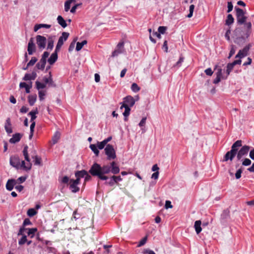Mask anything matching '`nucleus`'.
<instances>
[{
  "label": "nucleus",
  "instance_id": "obj_1",
  "mask_svg": "<svg viewBox=\"0 0 254 254\" xmlns=\"http://www.w3.org/2000/svg\"><path fill=\"white\" fill-rule=\"evenodd\" d=\"M89 173L93 176H97L100 180H107L108 177L105 175H103L101 172V166L97 163H94L90 168Z\"/></svg>",
  "mask_w": 254,
  "mask_h": 254
},
{
  "label": "nucleus",
  "instance_id": "obj_2",
  "mask_svg": "<svg viewBox=\"0 0 254 254\" xmlns=\"http://www.w3.org/2000/svg\"><path fill=\"white\" fill-rule=\"evenodd\" d=\"M119 167L115 161L110 163V165H103L101 167V172L103 175L111 172L113 174H117L120 172Z\"/></svg>",
  "mask_w": 254,
  "mask_h": 254
},
{
  "label": "nucleus",
  "instance_id": "obj_3",
  "mask_svg": "<svg viewBox=\"0 0 254 254\" xmlns=\"http://www.w3.org/2000/svg\"><path fill=\"white\" fill-rule=\"evenodd\" d=\"M242 144H233L230 151H228L225 154L224 161H227L228 160H232L238 152V148L242 146Z\"/></svg>",
  "mask_w": 254,
  "mask_h": 254
},
{
  "label": "nucleus",
  "instance_id": "obj_4",
  "mask_svg": "<svg viewBox=\"0 0 254 254\" xmlns=\"http://www.w3.org/2000/svg\"><path fill=\"white\" fill-rule=\"evenodd\" d=\"M104 150L108 160H114L116 158V151L112 145L108 144L105 148Z\"/></svg>",
  "mask_w": 254,
  "mask_h": 254
},
{
  "label": "nucleus",
  "instance_id": "obj_5",
  "mask_svg": "<svg viewBox=\"0 0 254 254\" xmlns=\"http://www.w3.org/2000/svg\"><path fill=\"white\" fill-rule=\"evenodd\" d=\"M236 11L237 21L239 24H244L247 19L244 10L239 7H235Z\"/></svg>",
  "mask_w": 254,
  "mask_h": 254
},
{
  "label": "nucleus",
  "instance_id": "obj_6",
  "mask_svg": "<svg viewBox=\"0 0 254 254\" xmlns=\"http://www.w3.org/2000/svg\"><path fill=\"white\" fill-rule=\"evenodd\" d=\"M69 36V33L67 32H64L62 33V35L61 37H60L58 43L57 44L56 49V51H60L61 48L64 44V42L65 41L68 37Z\"/></svg>",
  "mask_w": 254,
  "mask_h": 254
},
{
  "label": "nucleus",
  "instance_id": "obj_7",
  "mask_svg": "<svg viewBox=\"0 0 254 254\" xmlns=\"http://www.w3.org/2000/svg\"><path fill=\"white\" fill-rule=\"evenodd\" d=\"M37 44L40 49H44L46 47L47 39L41 35H37L36 37Z\"/></svg>",
  "mask_w": 254,
  "mask_h": 254
},
{
  "label": "nucleus",
  "instance_id": "obj_8",
  "mask_svg": "<svg viewBox=\"0 0 254 254\" xmlns=\"http://www.w3.org/2000/svg\"><path fill=\"white\" fill-rule=\"evenodd\" d=\"M124 42H120L115 51L113 52L112 57H115L118 56L119 54L124 53L125 52V49L124 48Z\"/></svg>",
  "mask_w": 254,
  "mask_h": 254
},
{
  "label": "nucleus",
  "instance_id": "obj_9",
  "mask_svg": "<svg viewBox=\"0 0 254 254\" xmlns=\"http://www.w3.org/2000/svg\"><path fill=\"white\" fill-rule=\"evenodd\" d=\"M21 160L18 156H11L10 158V164L16 169L20 168Z\"/></svg>",
  "mask_w": 254,
  "mask_h": 254
},
{
  "label": "nucleus",
  "instance_id": "obj_10",
  "mask_svg": "<svg viewBox=\"0 0 254 254\" xmlns=\"http://www.w3.org/2000/svg\"><path fill=\"white\" fill-rule=\"evenodd\" d=\"M134 99L130 96H128L124 99V103L122 106H127V107H132L135 104Z\"/></svg>",
  "mask_w": 254,
  "mask_h": 254
},
{
  "label": "nucleus",
  "instance_id": "obj_11",
  "mask_svg": "<svg viewBox=\"0 0 254 254\" xmlns=\"http://www.w3.org/2000/svg\"><path fill=\"white\" fill-rule=\"evenodd\" d=\"M43 80L44 83H45L46 85L48 84L49 86L54 87L56 86V84L54 83L53 81L51 72H49L48 77L44 76L43 77Z\"/></svg>",
  "mask_w": 254,
  "mask_h": 254
},
{
  "label": "nucleus",
  "instance_id": "obj_12",
  "mask_svg": "<svg viewBox=\"0 0 254 254\" xmlns=\"http://www.w3.org/2000/svg\"><path fill=\"white\" fill-rule=\"evenodd\" d=\"M250 149V147L247 145L243 146L241 149L238 151L237 154V158L239 160L242 156L247 154Z\"/></svg>",
  "mask_w": 254,
  "mask_h": 254
},
{
  "label": "nucleus",
  "instance_id": "obj_13",
  "mask_svg": "<svg viewBox=\"0 0 254 254\" xmlns=\"http://www.w3.org/2000/svg\"><path fill=\"white\" fill-rule=\"evenodd\" d=\"M36 46L34 43V40L33 38H31L28 44L27 51L28 54L30 55H32L33 53L35 51Z\"/></svg>",
  "mask_w": 254,
  "mask_h": 254
},
{
  "label": "nucleus",
  "instance_id": "obj_14",
  "mask_svg": "<svg viewBox=\"0 0 254 254\" xmlns=\"http://www.w3.org/2000/svg\"><path fill=\"white\" fill-rule=\"evenodd\" d=\"M69 189L72 192L75 193L79 191V187L74 183L73 179H70L69 182Z\"/></svg>",
  "mask_w": 254,
  "mask_h": 254
},
{
  "label": "nucleus",
  "instance_id": "obj_15",
  "mask_svg": "<svg viewBox=\"0 0 254 254\" xmlns=\"http://www.w3.org/2000/svg\"><path fill=\"white\" fill-rule=\"evenodd\" d=\"M59 51H56V49H55V52L52 54L48 60V63L52 65L58 59V52Z\"/></svg>",
  "mask_w": 254,
  "mask_h": 254
},
{
  "label": "nucleus",
  "instance_id": "obj_16",
  "mask_svg": "<svg viewBox=\"0 0 254 254\" xmlns=\"http://www.w3.org/2000/svg\"><path fill=\"white\" fill-rule=\"evenodd\" d=\"M55 36H49L47 40L48 42L47 49L52 50L54 47V43L55 40Z\"/></svg>",
  "mask_w": 254,
  "mask_h": 254
},
{
  "label": "nucleus",
  "instance_id": "obj_17",
  "mask_svg": "<svg viewBox=\"0 0 254 254\" xmlns=\"http://www.w3.org/2000/svg\"><path fill=\"white\" fill-rule=\"evenodd\" d=\"M22 134L19 133H16L13 135L12 137L9 139V143H16L20 141Z\"/></svg>",
  "mask_w": 254,
  "mask_h": 254
},
{
  "label": "nucleus",
  "instance_id": "obj_18",
  "mask_svg": "<svg viewBox=\"0 0 254 254\" xmlns=\"http://www.w3.org/2000/svg\"><path fill=\"white\" fill-rule=\"evenodd\" d=\"M16 182L15 180H8L6 184V189L9 191L12 190Z\"/></svg>",
  "mask_w": 254,
  "mask_h": 254
},
{
  "label": "nucleus",
  "instance_id": "obj_19",
  "mask_svg": "<svg viewBox=\"0 0 254 254\" xmlns=\"http://www.w3.org/2000/svg\"><path fill=\"white\" fill-rule=\"evenodd\" d=\"M4 128L6 132L9 134L12 132L10 120L9 118L7 119L4 126Z\"/></svg>",
  "mask_w": 254,
  "mask_h": 254
},
{
  "label": "nucleus",
  "instance_id": "obj_20",
  "mask_svg": "<svg viewBox=\"0 0 254 254\" xmlns=\"http://www.w3.org/2000/svg\"><path fill=\"white\" fill-rule=\"evenodd\" d=\"M37 77V74L35 71L32 72L31 74H26L24 77L23 78V80L27 81V80H31L35 79Z\"/></svg>",
  "mask_w": 254,
  "mask_h": 254
},
{
  "label": "nucleus",
  "instance_id": "obj_21",
  "mask_svg": "<svg viewBox=\"0 0 254 254\" xmlns=\"http://www.w3.org/2000/svg\"><path fill=\"white\" fill-rule=\"evenodd\" d=\"M32 167V163L31 162H27L26 164L24 161H22L20 163V168L24 169L25 170H30Z\"/></svg>",
  "mask_w": 254,
  "mask_h": 254
},
{
  "label": "nucleus",
  "instance_id": "obj_22",
  "mask_svg": "<svg viewBox=\"0 0 254 254\" xmlns=\"http://www.w3.org/2000/svg\"><path fill=\"white\" fill-rule=\"evenodd\" d=\"M201 224V222L200 220H197L194 222V227L197 234H199L202 230Z\"/></svg>",
  "mask_w": 254,
  "mask_h": 254
},
{
  "label": "nucleus",
  "instance_id": "obj_23",
  "mask_svg": "<svg viewBox=\"0 0 254 254\" xmlns=\"http://www.w3.org/2000/svg\"><path fill=\"white\" fill-rule=\"evenodd\" d=\"M57 21L58 23L63 28H65L67 26V24L63 17L61 15H59L57 17Z\"/></svg>",
  "mask_w": 254,
  "mask_h": 254
},
{
  "label": "nucleus",
  "instance_id": "obj_24",
  "mask_svg": "<svg viewBox=\"0 0 254 254\" xmlns=\"http://www.w3.org/2000/svg\"><path fill=\"white\" fill-rule=\"evenodd\" d=\"M36 88L38 91H43V89L46 87V84L44 83L40 82L39 81L35 82Z\"/></svg>",
  "mask_w": 254,
  "mask_h": 254
},
{
  "label": "nucleus",
  "instance_id": "obj_25",
  "mask_svg": "<svg viewBox=\"0 0 254 254\" xmlns=\"http://www.w3.org/2000/svg\"><path fill=\"white\" fill-rule=\"evenodd\" d=\"M28 146L27 145L25 146L24 147V149L22 151L23 155L24 157L25 160L27 162H29L30 161V159L28 155Z\"/></svg>",
  "mask_w": 254,
  "mask_h": 254
},
{
  "label": "nucleus",
  "instance_id": "obj_26",
  "mask_svg": "<svg viewBox=\"0 0 254 254\" xmlns=\"http://www.w3.org/2000/svg\"><path fill=\"white\" fill-rule=\"evenodd\" d=\"M87 174V171L82 170L81 171H77L75 173V177H78L79 178H84L85 176Z\"/></svg>",
  "mask_w": 254,
  "mask_h": 254
},
{
  "label": "nucleus",
  "instance_id": "obj_27",
  "mask_svg": "<svg viewBox=\"0 0 254 254\" xmlns=\"http://www.w3.org/2000/svg\"><path fill=\"white\" fill-rule=\"evenodd\" d=\"M28 102L31 106H33L37 100L36 94L29 95L28 97Z\"/></svg>",
  "mask_w": 254,
  "mask_h": 254
},
{
  "label": "nucleus",
  "instance_id": "obj_28",
  "mask_svg": "<svg viewBox=\"0 0 254 254\" xmlns=\"http://www.w3.org/2000/svg\"><path fill=\"white\" fill-rule=\"evenodd\" d=\"M123 108H125V112L123 113V115L124 116H125V121H127V117L129 116V113H130V107H127V106H121V109H123Z\"/></svg>",
  "mask_w": 254,
  "mask_h": 254
},
{
  "label": "nucleus",
  "instance_id": "obj_29",
  "mask_svg": "<svg viewBox=\"0 0 254 254\" xmlns=\"http://www.w3.org/2000/svg\"><path fill=\"white\" fill-rule=\"evenodd\" d=\"M46 62L41 59L36 64V67L39 69H43L45 66Z\"/></svg>",
  "mask_w": 254,
  "mask_h": 254
},
{
  "label": "nucleus",
  "instance_id": "obj_30",
  "mask_svg": "<svg viewBox=\"0 0 254 254\" xmlns=\"http://www.w3.org/2000/svg\"><path fill=\"white\" fill-rule=\"evenodd\" d=\"M27 230L28 235L32 238L34 236L35 233L37 231V229L36 228H29L27 229Z\"/></svg>",
  "mask_w": 254,
  "mask_h": 254
},
{
  "label": "nucleus",
  "instance_id": "obj_31",
  "mask_svg": "<svg viewBox=\"0 0 254 254\" xmlns=\"http://www.w3.org/2000/svg\"><path fill=\"white\" fill-rule=\"evenodd\" d=\"M89 147L92 150V151L94 153L96 156H98L99 151L98 150L97 146L95 144H90Z\"/></svg>",
  "mask_w": 254,
  "mask_h": 254
},
{
  "label": "nucleus",
  "instance_id": "obj_32",
  "mask_svg": "<svg viewBox=\"0 0 254 254\" xmlns=\"http://www.w3.org/2000/svg\"><path fill=\"white\" fill-rule=\"evenodd\" d=\"M61 137V133L59 131H56L52 137L53 143H57L59 141Z\"/></svg>",
  "mask_w": 254,
  "mask_h": 254
},
{
  "label": "nucleus",
  "instance_id": "obj_33",
  "mask_svg": "<svg viewBox=\"0 0 254 254\" xmlns=\"http://www.w3.org/2000/svg\"><path fill=\"white\" fill-rule=\"evenodd\" d=\"M87 44V41L84 40L82 42H77L76 43V50L77 51H80L83 46Z\"/></svg>",
  "mask_w": 254,
  "mask_h": 254
},
{
  "label": "nucleus",
  "instance_id": "obj_34",
  "mask_svg": "<svg viewBox=\"0 0 254 254\" xmlns=\"http://www.w3.org/2000/svg\"><path fill=\"white\" fill-rule=\"evenodd\" d=\"M38 113V111L36 109L35 111H31L28 113V115L31 116V122H34V120L36 118V115Z\"/></svg>",
  "mask_w": 254,
  "mask_h": 254
},
{
  "label": "nucleus",
  "instance_id": "obj_35",
  "mask_svg": "<svg viewBox=\"0 0 254 254\" xmlns=\"http://www.w3.org/2000/svg\"><path fill=\"white\" fill-rule=\"evenodd\" d=\"M74 1V0H67L64 3V10L68 11L70 7L71 3Z\"/></svg>",
  "mask_w": 254,
  "mask_h": 254
},
{
  "label": "nucleus",
  "instance_id": "obj_36",
  "mask_svg": "<svg viewBox=\"0 0 254 254\" xmlns=\"http://www.w3.org/2000/svg\"><path fill=\"white\" fill-rule=\"evenodd\" d=\"M243 51V50H240L237 55L236 56V58H238L239 59H242L246 57L248 54L246 52Z\"/></svg>",
  "mask_w": 254,
  "mask_h": 254
},
{
  "label": "nucleus",
  "instance_id": "obj_37",
  "mask_svg": "<svg viewBox=\"0 0 254 254\" xmlns=\"http://www.w3.org/2000/svg\"><path fill=\"white\" fill-rule=\"evenodd\" d=\"M234 22V18L232 15L230 14H228L227 16V18L226 20V24L229 25L233 23Z\"/></svg>",
  "mask_w": 254,
  "mask_h": 254
},
{
  "label": "nucleus",
  "instance_id": "obj_38",
  "mask_svg": "<svg viewBox=\"0 0 254 254\" xmlns=\"http://www.w3.org/2000/svg\"><path fill=\"white\" fill-rule=\"evenodd\" d=\"M59 180L61 183L68 185L70 179H69L68 177L65 176H64V177H63L61 179V180Z\"/></svg>",
  "mask_w": 254,
  "mask_h": 254
},
{
  "label": "nucleus",
  "instance_id": "obj_39",
  "mask_svg": "<svg viewBox=\"0 0 254 254\" xmlns=\"http://www.w3.org/2000/svg\"><path fill=\"white\" fill-rule=\"evenodd\" d=\"M234 65H235L233 64V63L228 64L226 69L227 76H228L230 74V72L233 69Z\"/></svg>",
  "mask_w": 254,
  "mask_h": 254
},
{
  "label": "nucleus",
  "instance_id": "obj_40",
  "mask_svg": "<svg viewBox=\"0 0 254 254\" xmlns=\"http://www.w3.org/2000/svg\"><path fill=\"white\" fill-rule=\"evenodd\" d=\"M27 214L29 217H32L37 214V211L34 208H30L28 210Z\"/></svg>",
  "mask_w": 254,
  "mask_h": 254
},
{
  "label": "nucleus",
  "instance_id": "obj_41",
  "mask_svg": "<svg viewBox=\"0 0 254 254\" xmlns=\"http://www.w3.org/2000/svg\"><path fill=\"white\" fill-rule=\"evenodd\" d=\"M131 89L134 92H137L140 90V87L135 83L132 84Z\"/></svg>",
  "mask_w": 254,
  "mask_h": 254
},
{
  "label": "nucleus",
  "instance_id": "obj_42",
  "mask_svg": "<svg viewBox=\"0 0 254 254\" xmlns=\"http://www.w3.org/2000/svg\"><path fill=\"white\" fill-rule=\"evenodd\" d=\"M34 159V164L37 165H41V158L39 157L38 156L36 155L34 157H33Z\"/></svg>",
  "mask_w": 254,
  "mask_h": 254
},
{
  "label": "nucleus",
  "instance_id": "obj_43",
  "mask_svg": "<svg viewBox=\"0 0 254 254\" xmlns=\"http://www.w3.org/2000/svg\"><path fill=\"white\" fill-rule=\"evenodd\" d=\"M77 40V38L76 37V38H74V40H73V41L70 43L69 48H68L69 52H71L74 49V47H75V43H76Z\"/></svg>",
  "mask_w": 254,
  "mask_h": 254
},
{
  "label": "nucleus",
  "instance_id": "obj_44",
  "mask_svg": "<svg viewBox=\"0 0 254 254\" xmlns=\"http://www.w3.org/2000/svg\"><path fill=\"white\" fill-rule=\"evenodd\" d=\"M27 237L25 235H23L22 238L19 240L18 244L19 245H22L27 242Z\"/></svg>",
  "mask_w": 254,
  "mask_h": 254
},
{
  "label": "nucleus",
  "instance_id": "obj_45",
  "mask_svg": "<svg viewBox=\"0 0 254 254\" xmlns=\"http://www.w3.org/2000/svg\"><path fill=\"white\" fill-rule=\"evenodd\" d=\"M111 179L114 180V181L116 182V184L118 185L119 184L118 182L122 181L123 180L120 176H116L115 175L112 176L111 177Z\"/></svg>",
  "mask_w": 254,
  "mask_h": 254
},
{
  "label": "nucleus",
  "instance_id": "obj_46",
  "mask_svg": "<svg viewBox=\"0 0 254 254\" xmlns=\"http://www.w3.org/2000/svg\"><path fill=\"white\" fill-rule=\"evenodd\" d=\"M147 240V236L144 237L143 239H142L139 241V242L137 245V247H140L143 246L146 243Z\"/></svg>",
  "mask_w": 254,
  "mask_h": 254
},
{
  "label": "nucleus",
  "instance_id": "obj_47",
  "mask_svg": "<svg viewBox=\"0 0 254 254\" xmlns=\"http://www.w3.org/2000/svg\"><path fill=\"white\" fill-rule=\"evenodd\" d=\"M38 95L40 100L42 101L44 99V96L46 95L45 91H38Z\"/></svg>",
  "mask_w": 254,
  "mask_h": 254
},
{
  "label": "nucleus",
  "instance_id": "obj_48",
  "mask_svg": "<svg viewBox=\"0 0 254 254\" xmlns=\"http://www.w3.org/2000/svg\"><path fill=\"white\" fill-rule=\"evenodd\" d=\"M194 5L193 4H191L190 6V8H189L190 13L188 15V17L190 18L191 17H192V14H193V12L194 10Z\"/></svg>",
  "mask_w": 254,
  "mask_h": 254
},
{
  "label": "nucleus",
  "instance_id": "obj_49",
  "mask_svg": "<svg viewBox=\"0 0 254 254\" xmlns=\"http://www.w3.org/2000/svg\"><path fill=\"white\" fill-rule=\"evenodd\" d=\"M37 60L35 57H32L31 60L27 64V66H30L33 65L37 62Z\"/></svg>",
  "mask_w": 254,
  "mask_h": 254
},
{
  "label": "nucleus",
  "instance_id": "obj_50",
  "mask_svg": "<svg viewBox=\"0 0 254 254\" xmlns=\"http://www.w3.org/2000/svg\"><path fill=\"white\" fill-rule=\"evenodd\" d=\"M243 172V170L242 168L239 169L235 173V177L237 179H239L241 177V174Z\"/></svg>",
  "mask_w": 254,
  "mask_h": 254
},
{
  "label": "nucleus",
  "instance_id": "obj_51",
  "mask_svg": "<svg viewBox=\"0 0 254 254\" xmlns=\"http://www.w3.org/2000/svg\"><path fill=\"white\" fill-rule=\"evenodd\" d=\"M146 117H144L142 119V120L139 122L138 125L140 127H144L146 124Z\"/></svg>",
  "mask_w": 254,
  "mask_h": 254
},
{
  "label": "nucleus",
  "instance_id": "obj_52",
  "mask_svg": "<svg viewBox=\"0 0 254 254\" xmlns=\"http://www.w3.org/2000/svg\"><path fill=\"white\" fill-rule=\"evenodd\" d=\"M32 124L30 126V132H31V134L30 135H29V138H31L32 135H33V132L34 131V128L35 127V122H32Z\"/></svg>",
  "mask_w": 254,
  "mask_h": 254
},
{
  "label": "nucleus",
  "instance_id": "obj_53",
  "mask_svg": "<svg viewBox=\"0 0 254 254\" xmlns=\"http://www.w3.org/2000/svg\"><path fill=\"white\" fill-rule=\"evenodd\" d=\"M235 51H236L235 47L233 45H232L228 58H230L235 54Z\"/></svg>",
  "mask_w": 254,
  "mask_h": 254
},
{
  "label": "nucleus",
  "instance_id": "obj_54",
  "mask_svg": "<svg viewBox=\"0 0 254 254\" xmlns=\"http://www.w3.org/2000/svg\"><path fill=\"white\" fill-rule=\"evenodd\" d=\"M167 29V27L165 26H159L158 28V32L160 34H164Z\"/></svg>",
  "mask_w": 254,
  "mask_h": 254
},
{
  "label": "nucleus",
  "instance_id": "obj_55",
  "mask_svg": "<svg viewBox=\"0 0 254 254\" xmlns=\"http://www.w3.org/2000/svg\"><path fill=\"white\" fill-rule=\"evenodd\" d=\"M235 42L238 44H242L245 42V39L243 37L237 38L235 41Z\"/></svg>",
  "mask_w": 254,
  "mask_h": 254
},
{
  "label": "nucleus",
  "instance_id": "obj_56",
  "mask_svg": "<svg viewBox=\"0 0 254 254\" xmlns=\"http://www.w3.org/2000/svg\"><path fill=\"white\" fill-rule=\"evenodd\" d=\"M251 161L248 158H246L242 163V165L244 166H249L251 164Z\"/></svg>",
  "mask_w": 254,
  "mask_h": 254
},
{
  "label": "nucleus",
  "instance_id": "obj_57",
  "mask_svg": "<svg viewBox=\"0 0 254 254\" xmlns=\"http://www.w3.org/2000/svg\"><path fill=\"white\" fill-rule=\"evenodd\" d=\"M165 207L166 209L173 208V205L171 204V202L169 200H166L165 202Z\"/></svg>",
  "mask_w": 254,
  "mask_h": 254
},
{
  "label": "nucleus",
  "instance_id": "obj_58",
  "mask_svg": "<svg viewBox=\"0 0 254 254\" xmlns=\"http://www.w3.org/2000/svg\"><path fill=\"white\" fill-rule=\"evenodd\" d=\"M49 56V53L48 52H44L42 55V58L41 59L47 62V59Z\"/></svg>",
  "mask_w": 254,
  "mask_h": 254
},
{
  "label": "nucleus",
  "instance_id": "obj_59",
  "mask_svg": "<svg viewBox=\"0 0 254 254\" xmlns=\"http://www.w3.org/2000/svg\"><path fill=\"white\" fill-rule=\"evenodd\" d=\"M32 223L30 221V219L29 218H26L24 219L23 223V226L24 227L25 226L28 225H31Z\"/></svg>",
  "mask_w": 254,
  "mask_h": 254
},
{
  "label": "nucleus",
  "instance_id": "obj_60",
  "mask_svg": "<svg viewBox=\"0 0 254 254\" xmlns=\"http://www.w3.org/2000/svg\"><path fill=\"white\" fill-rule=\"evenodd\" d=\"M184 61V58L183 57H180L179 60L177 62V63L174 65L175 67L177 66L179 67L181 66L182 63Z\"/></svg>",
  "mask_w": 254,
  "mask_h": 254
},
{
  "label": "nucleus",
  "instance_id": "obj_61",
  "mask_svg": "<svg viewBox=\"0 0 254 254\" xmlns=\"http://www.w3.org/2000/svg\"><path fill=\"white\" fill-rule=\"evenodd\" d=\"M27 228H25L23 227H21L20 229H19V232L18 233V236H20V235H23V233L25 231L27 230Z\"/></svg>",
  "mask_w": 254,
  "mask_h": 254
},
{
  "label": "nucleus",
  "instance_id": "obj_62",
  "mask_svg": "<svg viewBox=\"0 0 254 254\" xmlns=\"http://www.w3.org/2000/svg\"><path fill=\"white\" fill-rule=\"evenodd\" d=\"M233 8V6L232 2L230 1L228 2L227 12L229 13V12H231Z\"/></svg>",
  "mask_w": 254,
  "mask_h": 254
},
{
  "label": "nucleus",
  "instance_id": "obj_63",
  "mask_svg": "<svg viewBox=\"0 0 254 254\" xmlns=\"http://www.w3.org/2000/svg\"><path fill=\"white\" fill-rule=\"evenodd\" d=\"M115 184H116V182L114 181V180L111 179L110 181L109 182H105L106 185H108L110 186H113Z\"/></svg>",
  "mask_w": 254,
  "mask_h": 254
},
{
  "label": "nucleus",
  "instance_id": "obj_64",
  "mask_svg": "<svg viewBox=\"0 0 254 254\" xmlns=\"http://www.w3.org/2000/svg\"><path fill=\"white\" fill-rule=\"evenodd\" d=\"M205 72L208 75H211L213 74V71L210 68H208L205 69Z\"/></svg>",
  "mask_w": 254,
  "mask_h": 254
}]
</instances>
